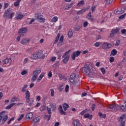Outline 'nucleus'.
Here are the masks:
<instances>
[{
	"label": "nucleus",
	"instance_id": "nucleus-54",
	"mask_svg": "<svg viewBox=\"0 0 126 126\" xmlns=\"http://www.w3.org/2000/svg\"><path fill=\"white\" fill-rule=\"evenodd\" d=\"M126 15V13H125L124 14L120 16L119 18V19H124L125 18V16Z\"/></svg>",
	"mask_w": 126,
	"mask_h": 126
},
{
	"label": "nucleus",
	"instance_id": "nucleus-14",
	"mask_svg": "<svg viewBox=\"0 0 126 126\" xmlns=\"http://www.w3.org/2000/svg\"><path fill=\"white\" fill-rule=\"evenodd\" d=\"M36 55L38 59H41V60H43V59H45V55H43V52L42 51L36 52Z\"/></svg>",
	"mask_w": 126,
	"mask_h": 126
},
{
	"label": "nucleus",
	"instance_id": "nucleus-6",
	"mask_svg": "<svg viewBox=\"0 0 126 126\" xmlns=\"http://www.w3.org/2000/svg\"><path fill=\"white\" fill-rule=\"evenodd\" d=\"M121 29L120 28H116V29H113L111 31V32L110 34L109 37L110 38H113V37H115V34H118L120 32V30Z\"/></svg>",
	"mask_w": 126,
	"mask_h": 126
},
{
	"label": "nucleus",
	"instance_id": "nucleus-49",
	"mask_svg": "<svg viewBox=\"0 0 126 126\" xmlns=\"http://www.w3.org/2000/svg\"><path fill=\"white\" fill-rule=\"evenodd\" d=\"M106 2L107 4H111L113 2V0H106Z\"/></svg>",
	"mask_w": 126,
	"mask_h": 126
},
{
	"label": "nucleus",
	"instance_id": "nucleus-61",
	"mask_svg": "<svg viewBox=\"0 0 126 126\" xmlns=\"http://www.w3.org/2000/svg\"><path fill=\"white\" fill-rule=\"evenodd\" d=\"M59 77L61 80L63 79V78H64V76H63V75L60 74H59Z\"/></svg>",
	"mask_w": 126,
	"mask_h": 126
},
{
	"label": "nucleus",
	"instance_id": "nucleus-17",
	"mask_svg": "<svg viewBox=\"0 0 126 126\" xmlns=\"http://www.w3.org/2000/svg\"><path fill=\"white\" fill-rule=\"evenodd\" d=\"M63 107L64 111H66V110H67V108H69V105L66 103H64L63 104Z\"/></svg>",
	"mask_w": 126,
	"mask_h": 126
},
{
	"label": "nucleus",
	"instance_id": "nucleus-39",
	"mask_svg": "<svg viewBox=\"0 0 126 126\" xmlns=\"http://www.w3.org/2000/svg\"><path fill=\"white\" fill-rule=\"evenodd\" d=\"M100 70L102 73V74H105L106 73V70H105V68L104 67H101L100 68Z\"/></svg>",
	"mask_w": 126,
	"mask_h": 126
},
{
	"label": "nucleus",
	"instance_id": "nucleus-57",
	"mask_svg": "<svg viewBox=\"0 0 126 126\" xmlns=\"http://www.w3.org/2000/svg\"><path fill=\"white\" fill-rule=\"evenodd\" d=\"M48 76L49 78H51V77H52V76H53V74L52 73V71H50L49 72L48 74Z\"/></svg>",
	"mask_w": 126,
	"mask_h": 126
},
{
	"label": "nucleus",
	"instance_id": "nucleus-7",
	"mask_svg": "<svg viewBox=\"0 0 126 126\" xmlns=\"http://www.w3.org/2000/svg\"><path fill=\"white\" fill-rule=\"evenodd\" d=\"M90 77H91V78H94V77H97L98 76V71H97L96 70H93L92 71H90V73L89 74Z\"/></svg>",
	"mask_w": 126,
	"mask_h": 126
},
{
	"label": "nucleus",
	"instance_id": "nucleus-24",
	"mask_svg": "<svg viewBox=\"0 0 126 126\" xmlns=\"http://www.w3.org/2000/svg\"><path fill=\"white\" fill-rule=\"evenodd\" d=\"M118 54V51L116 49H113L111 52V55L112 56H116Z\"/></svg>",
	"mask_w": 126,
	"mask_h": 126
},
{
	"label": "nucleus",
	"instance_id": "nucleus-29",
	"mask_svg": "<svg viewBox=\"0 0 126 126\" xmlns=\"http://www.w3.org/2000/svg\"><path fill=\"white\" fill-rule=\"evenodd\" d=\"M98 116L100 118H102V119H105V118H106V114H103L102 112H99Z\"/></svg>",
	"mask_w": 126,
	"mask_h": 126
},
{
	"label": "nucleus",
	"instance_id": "nucleus-10",
	"mask_svg": "<svg viewBox=\"0 0 126 126\" xmlns=\"http://www.w3.org/2000/svg\"><path fill=\"white\" fill-rule=\"evenodd\" d=\"M36 19L38 22H41V23H44L46 21V19L43 17V15L36 16Z\"/></svg>",
	"mask_w": 126,
	"mask_h": 126
},
{
	"label": "nucleus",
	"instance_id": "nucleus-2",
	"mask_svg": "<svg viewBox=\"0 0 126 126\" xmlns=\"http://www.w3.org/2000/svg\"><path fill=\"white\" fill-rule=\"evenodd\" d=\"M10 11H11V8H9L7 9V10H6L4 11V13L3 14V17H4L5 18L8 17V18H9L10 19H12V17L14 16V15L15 14V13L14 12H12L10 14Z\"/></svg>",
	"mask_w": 126,
	"mask_h": 126
},
{
	"label": "nucleus",
	"instance_id": "nucleus-55",
	"mask_svg": "<svg viewBox=\"0 0 126 126\" xmlns=\"http://www.w3.org/2000/svg\"><path fill=\"white\" fill-rule=\"evenodd\" d=\"M114 13L115 14H121V13L120 12V10H114Z\"/></svg>",
	"mask_w": 126,
	"mask_h": 126
},
{
	"label": "nucleus",
	"instance_id": "nucleus-11",
	"mask_svg": "<svg viewBox=\"0 0 126 126\" xmlns=\"http://www.w3.org/2000/svg\"><path fill=\"white\" fill-rule=\"evenodd\" d=\"M76 78V74L75 73H73L70 75V78L69 79L70 82H71V83H72L73 85H74V80Z\"/></svg>",
	"mask_w": 126,
	"mask_h": 126
},
{
	"label": "nucleus",
	"instance_id": "nucleus-53",
	"mask_svg": "<svg viewBox=\"0 0 126 126\" xmlns=\"http://www.w3.org/2000/svg\"><path fill=\"white\" fill-rule=\"evenodd\" d=\"M8 5H9V4H8V3H4V9H5V8H7V7H8Z\"/></svg>",
	"mask_w": 126,
	"mask_h": 126
},
{
	"label": "nucleus",
	"instance_id": "nucleus-9",
	"mask_svg": "<svg viewBox=\"0 0 126 126\" xmlns=\"http://www.w3.org/2000/svg\"><path fill=\"white\" fill-rule=\"evenodd\" d=\"M27 28H21L19 29V31L18 32V33L21 35V36H24V33L27 32Z\"/></svg>",
	"mask_w": 126,
	"mask_h": 126
},
{
	"label": "nucleus",
	"instance_id": "nucleus-21",
	"mask_svg": "<svg viewBox=\"0 0 126 126\" xmlns=\"http://www.w3.org/2000/svg\"><path fill=\"white\" fill-rule=\"evenodd\" d=\"M24 17V16L22 14H19L16 15V19L17 20H19L20 19H22V18H23Z\"/></svg>",
	"mask_w": 126,
	"mask_h": 126
},
{
	"label": "nucleus",
	"instance_id": "nucleus-52",
	"mask_svg": "<svg viewBox=\"0 0 126 126\" xmlns=\"http://www.w3.org/2000/svg\"><path fill=\"white\" fill-rule=\"evenodd\" d=\"M99 44H100V42H96L94 44V47H100Z\"/></svg>",
	"mask_w": 126,
	"mask_h": 126
},
{
	"label": "nucleus",
	"instance_id": "nucleus-22",
	"mask_svg": "<svg viewBox=\"0 0 126 126\" xmlns=\"http://www.w3.org/2000/svg\"><path fill=\"white\" fill-rule=\"evenodd\" d=\"M120 112H126V106H125V105H121L120 106Z\"/></svg>",
	"mask_w": 126,
	"mask_h": 126
},
{
	"label": "nucleus",
	"instance_id": "nucleus-36",
	"mask_svg": "<svg viewBox=\"0 0 126 126\" xmlns=\"http://www.w3.org/2000/svg\"><path fill=\"white\" fill-rule=\"evenodd\" d=\"M58 20V17L57 16H55L54 17L52 20H51V21L52 22H57V21Z\"/></svg>",
	"mask_w": 126,
	"mask_h": 126
},
{
	"label": "nucleus",
	"instance_id": "nucleus-4",
	"mask_svg": "<svg viewBox=\"0 0 126 126\" xmlns=\"http://www.w3.org/2000/svg\"><path fill=\"white\" fill-rule=\"evenodd\" d=\"M3 114H5V111H3L0 113V123H1L2 121L1 125L4 124L8 119V116L7 115L4 116Z\"/></svg>",
	"mask_w": 126,
	"mask_h": 126
},
{
	"label": "nucleus",
	"instance_id": "nucleus-35",
	"mask_svg": "<svg viewBox=\"0 0 126 126\" xmlns=\"http://www.w3.org/2000/svg\"><path fill=\"white\" fill-rule=\"evenodd\" d=\"M84 11H85V10H84V9H81L77 12V14H78V15L82 14L83 12H84Z\"/></svg>",
	"mask_w": 126,
	"mask_h": 126
},
{
	"label": "nucleus",
	"instance_id": "nucleus-33",
	"mask_svg": "<svg viewBox=\"0 0 126 126\" xmlns=\"http://www.w3.org/2000/svg\"><path fill=\"white\" fill-rule=\"evenodd\" d=\"M103 49H105V50H108V44L107 43H104L102 45Z\"/></svg>",
	"mask_w": 126,
	"mask_h": 126
},
{
	"label": "nucleus",
	"instance_id": "nucleus-40",
	"mask_svg": "<svg viewBox=\"0 0 126 126\" xmlns=\"http://www.w3.org/2000/svg\"><path fill=\"white\" fill-rule=\"evenodd\" d=\"M51 115H49V116H48V115H45V116L44 119H47V121H50V120H51Z\"/></svg>",
	"mask_w": 126,
	"mask_h": 126
},
{
	"label": "nucleus",
	"instance_id": "nucleus-20",
	"mask_svg": "<svg viewBox=\"0 0 126 126\" xmlns=\"http://www.w3.org/2000/svg\"><path fill=\"white\" fill-rule=\"evenodd\" d=\"M45 75V73H43L42 74H41L39 77L38 78V79H37V82H40V81H41V80H42V78H43V77H44V76Z\"/></svg>",
	"mask_w": 126,
	"mask_h": 126
},
{
	"label": "nucleus",
	"instance_id": "nucleus-44",
	"mask_svg": "<svg viewBox=\"0 0 126 126\" xmlns=\"http://www.w3.org/2000/svg\"><path fill=\"white\" fill-rule=\"evenodd\" d=\"M110 63H114L115 61V58L114 57H110L109 58Z\"/></svg>",
	"mask_w": 126,
	"mask_h": 126
},
{
	"label": "nucleus",
	"instance_id": "nucleus-31",
	"mask_svg": "<svg viewBox=\"0 0 126 126\" xmlns=\"http://www.w3.org/2000/svg\"><path fill=\"white\" fill-rule=\"evenodd\" d=\"M76 57V53L75 52H73V53L71 54L72 60H75Z\"/></svg>",
	"mask_w": 126,
	"mask_h": 126
},
{
	"label": "nucleus",
	"instance_id": "nucleus-5",
	"mask_svg": "<svg viewBox=\"0 0 126 126\" xmlns=\"http://www.w3.org/2000/svg\"><path fill=\"white\" fill-rule=\"evenodd\" d=\"M70 52V50H69L68 51L65 52L62 56L63 59L64 58V59L63 60V63H64L65 64H66V63H67L68 62V61H69V55L67 54H69Z\"/></svg>",
	"mask_w": 126,
	"mask_h": 126
},
{
	"label": "nucleus",
	"instance_id": "nucleus-38",
	"mask_svg": "<svg viewBox=\"0 0 126 126\" xmlns=\"http://www.w3.org/2000/svg\"><path fill=\"white\" fill-rule=\"evenodd\" d=\"M84 4V0H81L80 2H79L77 4V6H80V5H82V4Z\"/></svg>",
	"mask_w": 126,
	"mask_h": 126
},
{
	"label": "nucleus",
	"instance_id": "nucleus-25",
	"mask_svg": "<svg viewBox=\"0 0 126 126\" xmlns=\"http://www.w3.org/2000/svg\"><path fill=\"white\" fill-rule=\"evenodd\" d=\"M126 6H123L121 9V10L120 11V14H123L125 11H126Z\"/></svg>",
	"mask_w": 126,
	"mask_h": 126
},
{
	"label": "nucleus",
	"instance_id": "nucleus-8",
	"mask_svg": "<svg viewBox=\"0 0 126 126\" xmlns=\"http://www.w3.org/2000/svg\"><path fill=\"white\" fill-rule=\"evenodd\" d=\"M124 119H126V114H124L122 115L120 117V119H119L118 122H119V123H120L121 124L126 125V120H124Z\"/></svg>",
	"mask_w": 126,
	"mask_h": 126
},
{
	"label": "nucleus",
	"instance_id": "nucleus-45",
	"mask_svg": "<svg viewBox=\"0 0 126 126\" xmlns=\"http://www.w3.org/2000/svg\"><path fill=\"white\" fill-rule=\"evenodd\" d=\"M23 118H24V114H22L20 117L17 119V121H21V120H22V119H23Z\"/></svg>",
	"mask_w": 126,
	"mask_h": 126
},
{
	"label": "nucleus",
	"instance_id": "nucleus-19",
	"mask_svg": "<svg viewBox=\"0 0 126 126\" xmlns=\"http://www.w3.org/2000/svg\"><path fill=\"white\" fill-rule=\"evenodd\" d=\"M73 35V31H72V30H69L67 33V36L68 38H71V37H72Z\"/></svg>",
	"mask_w": 126,
	"mask_h": 126
},
{
	"label": "nucleus",
	"instance_id": "nucleus-47",
	"mask_svg": "<svg viewBox=\"0 0 126 126\" xmlns=\"http://www.w3.org/2000/svg\"><path fill=\"white\" fill-rule=\"evenodd\" d=\"M27 73V71L26 70H24L21 72V74H22V75H25Z\"/></svg>",
	"mask_w": 126,
	"mask_h": 126
},
{
	"label": "nucleus",
	"instance_id": "nucleus-12",
	"mask_svg": "<svg viewBox=\"0 0 126 126\" xmlns=\"http://www.w3.org/2000/svg\"><path fill=\"white\" fill-rule=\"evenodd\" d=\"M119 105L117 104L113 105H109L108 106V109L110 111H117L118 110V106Z\"/></svg>",
	"mask_w": 126,
	"mask_h": 126
},
{
	"label": "nucleus",
	"instance_id": "nucleus-48",
	"mask_svg": "<svg viewBox=\"0 0 126 126\" xmlns=\"http://www.w3.org/2000/svg\"><path fill=\"white\" fill-rule=\"evenodd\" d=\"M68 89H69V86H68V85H66L65 88V92H68Z\"/></svg>",
	"mask_w": 126,
	"mask_h": 126
},
{
	"label": "nucleus",
	"instance_id": "nucleus-64",
	"mask_svg": "<svg viewBox=\"0 0 126 126\" xmlns=\"http://www.w3.org/2000/svg\"><path fill=\"white\" fill-rule=\"evenodd\" d=\"M121 32L122 33V34H125V33L126 32V30L125 29H123L121 30Z\"/></svg>",
	"mask_w": 126,
	"mask_h": 126
},
{
	"label": "nucleus",
	"instance_id": "nucleus-42",
	"mask_svg": "<svg viewBox=\"0 0 126 126\" xmlns=\"http://www.w3.org/2000/svg\"><path fill=\"white\" fill-rule=\"evenodd\" d=\"M120 44H121V40H117L115 43V46H117V47H118V46H120Z\"/></svg>",
	"mask_w": 126,
	"mask_h": 126
},
{
	"label": "nucleus",
	"instance_id": "nucleus-28",
	"mask_svg": "<svg viewBox=\"0 0 126 126\" xmlns=\"http://www.w3.org/2000/svg\"><path fill=\"white\" fill-rule=\"evenodd\" d=\"M37 78H38V77L37 76L33 75L31 79V82H34V81L37 80Z\"/></svg>",
	"mask_w": 126,
	"mask_h": 126
},
{
	"label": "nucleus",
	"instance_id": "nucleus-58",
	"mask_svg": "<svg viewBox=\"0 0 126 126\" xmlns=\"http://www.w3.org/2000/svg\"><path fill=\"white\" fill-rule=\"evenodd\" d=\"M80 28H81V27L78 26V27L75 28V31H79V30H80Z\"/></svg>",
	"mask_w": 126,
	"mask_h": 126
},
{
	"label": "nucleus",
	"instance_id": "nucleus-60",
	"mask_svg": "<svg viewBox=\"0 0 126 126\" xmlns=\"http://www.w3.org/2000/svg\"><path fill=\"white\" fill-rule=\"evenodd\" d=\"M107 49H110V48H112L113 47V46L112 45V44H111V43H107Z\"/></svg>",
	"mask_w": 126,
	"mask_h": 126
},
{
	"label": "nucleus",
	"instance_id": "nucleus-63",
	"mask_svg": "<svg viewBox=\"0 0 126 126\" xmlns=\"http://www.w3.org/2000/svg\"><path fill=\"white\" fill-rule=\"evenodd\" d=\"M46 105H43L41 107V110L42 111H45V110H46Z\"/></svg>",
	"mask_w": 126,
	"mask_h": 126
},
{
	"label": "nucleus",
	"instance_id": "nucleus-1",
	"mask_svg": "<svg viewBox=\"0 0 126 126\" xmlns=\"http://www.w3.org/2000/svg\"><path fill=\"white\" fill-rule=\"evenodd\" d=\"M91 69H92V66L89 64H87L82 68V71L83 73H85L86 75H89Z\"/></svg>",
	"mask_w": 126,
	"mask_h": 126
},
{
	"label": "nucleus",
	"instance_id": "nucleus-13",
	"mask_svg": "<svg viewBox=\"0 0 126 126\" xmlns=\"http://www.w3.org/2000/svg\"><path fill=\"white\" fill-rule=\"evenodd\" d=\"M42 71V69L41 68H38L37 69H36L35 70L33 71L32 72V74L33 75H35V76H37L38 77V75L41 73V71Z\"/></svg>",
	"mask_w": 126,
	"mask_h": 126
},
{
	"label": "nucleus",
	"instance_id": "nucleus-37",
	"mask_svg": "<svg viewBox=\"0 0 126 126\" xmlns=\"http://www.w3.org/2000/svg\"><path fill=\"white\" fill-rule=\"evenodd\" d=\"M58 89L60 92H62L63 90V85H61L59 88Z\"/></svg>",
	"mask_w": 126,
	"mask_h": 126
},
{
	"label": "nucleus",
	"instance_id": "nucleus-34",
	"mask_svg": "<svg viewBox=\"0 0 126 126\" xmlns=\"http://www.w3.org/2000/svg\"><path fill=\"white\" fill-rule=\"evenodd\" d=\"M72 5H73V3H71L70 4H68L67 6L68 7V8H65V10H69L70 8H71L72 7Z\"/></svg>",
	"mask_w": 126,
	"mask_h": 126
},
{
	"label": "nucleus",
	"instance_id": "nucleus-56",
	"mask_svg": "<svg viewBox=\"0 0 126 126\" xmlns=\"http://www.w3.org/2000/svg\"><path fill=\"white\" fill-rule=\"evenodd\" d=\"M76 57H78L81 53V51H77L76 52Z\"/></svg>",
	"mask_w": 126,
	"mask_h": 126
},
{
	"label": "nucleus",
	"instance_id": "nucleus-23",
	"mask_svg": "<svg viewBox=\"0 0 126 126\" xmlns=\"http://www.w3.org/2000/svg\"><path fill=\"white\" fill-rule=\"evenodd\" d=\"M56 54L58 56V60H60L62 57V50H59Z\"/></svg>",
	"mask_w": 126,
	"mask_h": 126
},
{
	"label": "nucleus",
	"instance_id": "nucleus-62",
	"mask_svg": "<svg viewBox=\"0 0 126 126\" xmlns=\"http://www.w3.org/2000/svg\"><path fill=\"white\" fill-rule=\"evenodd\" d=\"M88 25V22L86 21L84 23V27H87Z\"/></svg>",
	"mask_w": 126,
	"mask_h": 126
},
{
	"label": "nucleus",
	"instance_id": "nucleus-46",
	"mask_svg": "<svg viewBox=\"0 0 126 126\" xmlns=\"http://www.w3.org/2000/svg\"><path fill=\"white\" fill-rule=\"evenodd\" d=\"M3 62L5 64H6V63H8V58H6L5 59L3 60Z\"/></svg>",
	"mask_w": 126,
	"mask_h": 126
},
{
	"label": "nucleus",
	"instance_id": "nucleus-27",
	"mask_svg": "<svg viewBox=\"0 0 126 126\" xmlns=\"http://www.w3.org/2000/svg\"><path fill=\"white\" fill-rule=\"evenodd\" d=\"M31 59H32V60H38L37 53L33 54V56L32 57H31Z\"/></svg>",
	"mask_w": 126,
	"mask_h": 126
},
{
	"label": "nucleus",
	"instance_id": "nucleus-3",
	"mask_svg": "<svg viewBox=\"0 0 126 126\" xmlns=\"http://www.w3.org/2000/svg\"><path fill=\"white\" fill-rule=\"evenodd\" d=\"M25 99L26 100L27 103H28L29 106H32V104H33L34 102V98H32L31 99V102L29 103L30 102V92L27 90L25 93Z\"/></svg>",
	"mask_w": 126,
	"mask_h": 126
},
{
	"label": "nucleus",
	"instance_id": "nucleus-59",
	"mask_svg": "<svg viewBox=\"0 0 126 126\" xmlns=\"http://www.w3.org/2000/svg\"><path fill=\"white\" fill-rule=\"evenodd\" d=\"M96 107V104H93L92 106V111H94L95 109V107Z\"/></svg>",
	"mask_w": 126,
	"mask_h": 126
},
{
	"label": "nucleus",
	"instance_id": "nucleus-51",
	"mask_svg": "<svg viewBox=\"0 0 126 126\" xmlns=\"http://www.w3.org/2000/svg\"><path fill=\"white\" fill-rule=\"evenodd\" d=\"M50 91L52 97H54V95H55V91L53 89H51Z\"/></svg>",
	"mask_w": 126,
	"mask_h": 126
},
{
	"label": "nucleus",
	"instance_id": "nucleus-41",
	"mask_svg": "<svg viewBox=\"0 0 126 126\" xmlns=\"http://www.w3.org/2000/svg\"><path fill=\"white\" fill-rule=\"evenodd\" d=\"M15 101H18V98L16 97H13L11 100V102H15Z\"/></svg>",
	"mask_w": 126,
	"mask_h": 126
},
{
	"label": "nucleus",
	"instance_id": "nucleus-18",
	"mask_svg": "<svg viewBox=\"0 0 126 126\" xmlns=\"http://www.w3.org/2000/svg\"><path fill=\"white\" fill-rule=\"evenodd\" d=\"M26 118L29 120H31L33 118V113L31 112L28 113L26 115Z\"/></svg>",
	"mask_w": 126,
	"mask_h": 126
},
{
	"label": "nucleus",
	"instance_id": "nucleus-30",
	"mask_svg": "<svg viewBox=\"0 0 126 126\" xmlns=\"http://www.w3.org/2000/svg\"><path fill=\"white\" fill-rule=\"evenodd\" d=\"M74 126H81V123H79V122L75 121L74 122Z\"/></svg>",
	"mask_w": 126,
	"mask_h": 126
},
{
	"label": "nucleus",
	"instance_id": "nucleus-43",
	"mask_svg": "<svg viewBox=\"0 0 126 126\" xmlns=\"http://www.w3.org/2000/svg\"><path fill=\"white\" fill-rule=\"evenodd\" d=\"M47 110L48 111V113L49 115H51L52 114V111H51V108H49V107H47Z\"/></svg>",
	"mask_w": 126,
	"mask_h": 126
},
{
	"label": "nucleus",
	"instance_id": "nucleus-50",
	"mask_svg": "<svg viewBox=\"0 0 126 126\" xmlns=\"http://www.w3.org/2000/svg\"><path fill=\"white\" fill-rule=\"evenodd\" d=\"M87 112V109H85L80 113V115H81L82 116H83V115H84V114H85V113H86Z\"/></svg>",
	"mask_w": 126,
	"mask_h": 126
},
{
	"label": "nucleus",
	"instance_id": "nucleus-16",
	"mask_svg": "<svg viewBox=\"0 0 126 126\" xmlns=\"http://www.w3.org/2000/svg\"><path fill=\"white\" fill-rule=\"evenodd\" d=\"M59 109L61 115H63V116H65V115H66V113L63 111V106H62V105L59 106Z\"/></svg>",
	"mask_w": 126,
	"mask_h": 126
},
{
	"label": "nucleus",
	"instance_id": "nucleus-26",
	"mask_svg": "<svg viewBox=\"0 0 126 126\" xmlns=\"http://www.w3.org/2000/svg\"><path fill=\"white\" fill-rule=\"evenodd\" d=\"M20 1H21V0H17V1L14 3V6H15V7L19 6V3H20Z\"/></svg>",
	"mask_w": 126,
	"mask_h": 126
},
{
	"label": "nucleus",
	"instance_id": "nucleus-32",
	"mask_svg": "<svg viewBox=\"0 0 126 126\" xmlns=\"http://www.w3.org/2000/svg\"><path fill=\"white\" fill-rule=\"evenodd\" d=\"M32 121L33 122V123L35 124L36 123H38V122H39L40 121V118L39 117H36L34 119H32Z\"/></svg>",
	"mask_w": 126,
	"mask_h": 126
},
{
	"label": "nucleus",
	"instance_id": "nucleus-15",
	"mask_svg": "<svg viewBox=\"0 0 126 126\" xmlns=\"http://www.w3.org/2000/svg\"><path fill=\"white\" fill-rule=\"evenodd\" d=\"M30 40L27 38H24L21 41V43L22 45H26V44H29Z\"/></svg>",
	"mask_w": 126,
	"mask_h": 126
}]
</instances>
